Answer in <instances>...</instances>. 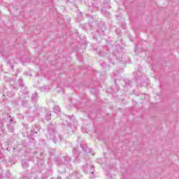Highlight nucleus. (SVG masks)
I'll list each match as a JSON object with an SVG mask.
<instances>
[{
  "label": "nucleus",
  "instance_id": "obj_7",
  "mask_svg": "<svg viewBox=\"0 0 179 179\" xmlns=\"http://www.w3.org/2000/svg\"><path fill=\"white\" fill-rule=\"evenodd\" d=\"M78 152V149H76V148H74L73 150V155H76V153Z\"/></svg>",
  "mask_w": 179,
  "mask_h": 179
},
{
  "label": "nucleus",
  "instance_id": "obj_11",
  "mask_svg": "<svg viewBox=\"0 0 179 179\" xmlns=\"http://www.w3.org/2000/svg\"><path fill=\"white\" fill-rule=\"evenodd\" d=\"M11 69H13V66H11Z\"/></svg>",
  "mask_w": 179,
  "mask_h": 179
},
{
  "label": "nucleus",
  "instance_id": "obj_14",
  "mask_svg": "<svg viewBox=\"0 0 179 179\" xmlns=\"http://www.w3.org/2000/svg\"><path fill=\"white\" fill-rule=\"evenodd\" d=\"M36 179H37V178H36Z\"/></svg>",
  "mask_w": 179,
  "mask_h": 179
},
{
  "label": "nucleus",
  "instance_id": "obj_4",
  "mask_svg": "<svg viewBox=\"0 0 179 179\" xmlns=\"http://www.w3.org/2000/svg\"><path fill=\"white\" fill-rule=\"evenodd\" d=\"M54 113H55V114H59V113H61V109L59 108V106H56L54 108Z\"/></svg>",
  "mask_w": 179,
  "mask_h": 179
},
{
  "label": "nucleus",
  "instance_id": "obj_13",
  "mask_svg": "<svg viewBox=\"0 0 179 179\" xmlns=\"http://www.w3.org/2000/svg\"><path fill=\"white\" fill-rule=\"evenodd\" d=\"M0 178H2V176H0Z\"/></svg>",
  "mask_w": 179,
  "mask_h": 179
},
{
  "label": "nucleus",
  "instance_id": "obj_1",
  "mask_svg": "<svg viewBox=\"0 0 179 179\" xmlns=\"http://www.w3.org/2000/svg\"><path fill=\"white\" fill-rule=\"evenodd\" d=\"M83 170L84 173L93 174L94 173V166L87 164L83 167Z\"/></svg>",
  "mask_w": 179,
  "mask_h": 179
},
{
  "label": "nucleus",
  "instance_id": "obj_3",
  "mask_svg": "<svg viewBox=\"0 0 179 179\" xmlns=\"http://www.w3.org/2000/svg\"><path fill=\"white\" fill-rule=\"evenodd\" d=\"M21 164L24 169H27V167H29V164L27 163V162L26 160H22L21 162Z\"/></svg>",
  "mask_w": 179,
  "mask_h": 179
},
{
  "label": "nucleus",
  "instance_id": "obj_10",
  "mask_svg": "<svg viewBox=\"0 0 179 179\" xmlns=\"http://www.w3.org/2000/svg\"><path fill=\"white\" fill-rule=\"evenodd\" d=\"M64 125H66V123H63Z\"/></svg>",
  "mask_w": 179,
  "mask_h": 179
},
{
  "label": "nucleus",
  "instance_id": "obj_5",
  "mask_svg": "<svg viewBox=\"0 0 179 179\" xmlns=\"http://www.w3.org/2000/svg\"><path fill=\"white\" fill-rule=\"evenodd\" d=\"M41 92H48L50 88L48 86H43L41 88Z\"/></svg>",
  "mask_w": 179,
  "mask_h": 179
},
{
  "label": "nucleus",
  "instance_id": "obj_12",
  "mask_svg": "<svg viewBox=\"0 0 179 179\" xmlns=\"http://www.w3.org/2000/svg\"><path fill=\"white\" fill-rule=\"evenodd\" d=\"M101 13H103V10H101Z\"/></svg>",
  "mask_w": 179,
  "mask_h": 179
},
{
  "label": "nucleus",
  "instance_id": "obj_8",
  "mask_svg": "<svg viewBox=\"0 0 179 179\" xmlns=\"http://www.w3.org/2000/svg\"><path fill=\"white\" fill-rule=\"evenodd\" d=\"M80 146H81V148H83V150H85V151L87 150L86 149V148H83V147L82 146V144H80Z\"/></svg>",
  "mask_w": 179,
  "mask_h": 179
},
{
  "label": "nucleus",
  "instance_id": "obj_9",
  "mask_svg": "<svg viewBox=\"0 0 179 179\" xmlns=\"http://www.w3.org/2000/svg\"><path fill=\"white\" fill-rule=\"evenodd\" d=\"M88 152H89V153H92V149H89V150H88Z\"/></svg>",
  "mask_w": 179,
  "mask_h": 179
},
{
  "label": "nucleus",
  "instance_id": "obj_2",
  "mask_svg": "<svg viewBox=\"0 0 179 179\" xmlns=\"http://www.w3.org/2000/svg\"><path fill=\"white\" fill-rule=\"evenodd\" d=\"M31 100L32 101H36L38 100V95H37V92L32 94Z\"/></svg>",
  "mask_w": 179,
  "mask_h": 179
},
{
  "label": "nucleus",
  "instance_id": "obj_6",
  "mask_svg": "<svg viewBox=\"0 0 179 179\" xmlns=\"http://www.w3.org/2000/svg\"><path fill=\"white\" fill-rule=\"evenodd\" d=\"M50 120H51V113H50L49 115H47L45 117L46 121H50Z\"/></svg>",
  "mask_w": 179,
  "mask_h": 179
}]
</instances>
